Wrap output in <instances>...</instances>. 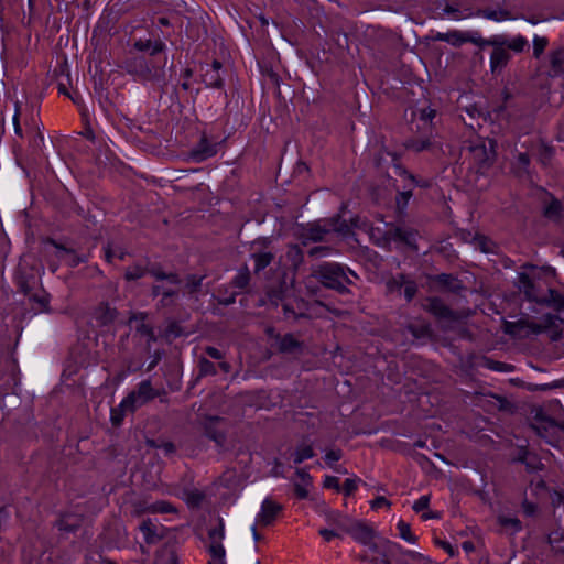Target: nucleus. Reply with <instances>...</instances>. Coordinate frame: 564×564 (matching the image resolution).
<instances>
[{"mask_svg": "<svg viewBox=\"0 0 564 564\" xmlns=\"http://www.w3.org/2000/svg\"><path fill=\"white\" fill-rule=\"evenodd\" d=\"M215 375H217V369H216L215 364L205 357L199 358V360H198V377L215 376Z\"/></svg>", "mask_w": 564, "mask_h": 564, "instance_id": "obj_51", "label": "nucleus"}, {"mask_svg": "<svg viewBox=\"0 0 564 564\" xmlns=\"http://www.w3.org/2000/svg\"><path fill=\"white\" fill-rule=\"evenodd\" d=\"M135 410H137V404L129 403V404L123 405V400H122L121 403L117 408L111 409L110 421H111L112 425L113 426L121 425V423L124 419L126 412L127 411L134 412Z\"/></svg>", "mask_w": 564, "mask_h": 564, "instance_id": "obj_36", "label": "nucleus"}, {"mask_svg": "<svg viewBox=\"0 0 564 564\" xmlns=\"http://www.w3.org/2000/svg\"><path fill=\"white\" fill-rule=\"evenodd\" d=\"M274 339L278 344V351L288 355H300L304 350V343L296 339L291 333L285 335L276 334Z\"/></svg>", "mask_w": 564, "mask_h": 564, "instance_id": "obj_19", "label": "nucleus"}, {"mask_svg": "<svg viewBox=\"0 0 564 564\" xmlns=\"http://www.w3.org/2000/svg\"><path fill=\"white\" fill-rule=\"evenodd\" d=\"M225 538V525L221 518H218V524L208 530V539L210 541L207 551L212 557L207 564H226V550L223 545Z\"/></svg>", "mask_w": 564, "mask_h": 564, "instance_id": "obj_11", "label": "nucleus"}, {"mask_svg": "<svg viewBox=\"0 0 564 564\" xmlns=\"http://www.w3.org/2000/svg\"><path fill=\"white\" fill-rule=\"evenodd\" d=\"M41 243L42 245H50V246L54 247L55 248V257L58 260H65L66 261L69 247H67L64 243L58 242L57 240H55L52 237H43L41 239Z\"/></svg>", "mask_w": 564, "mask_h": 564, "instance_id": "obj_41", "label": "nucleus"}, {"mask_svg": "<svg viewBox=\"0 0 564 564\" xmlns=\"http://www.w3.org/2000/svg\"><path fill=\"white\" fill-rule=\"evenodd\" d=\"M140 530L144 535V540L148 544H153L160 540V536L156 533V525L151 521V519H145L140 524Z\"/></svg>", "mask_w": 564, "mask_h": 564, "instance_id": "obj_38", "label": "nucleus"}, {"mask_svg": "<svg viewBox=\"0 0 564 564\" xmlns=\"http://www.w3.org/2000/svg\"><path fill=\"white\" fill-rule=\"evenodd\" d=\"M145 511L152 513H176L177 509L169 501L160 500L149 505Z\"/></svg>", "mask_w": 564, "mask_h": 564, "instance_id": "obj_45", "label": "nucleus"}, {"mask_svg": "<svg viewBox=\"0 0 564 564\" xmlns=\"http://www.w3.org/2000/svg\"><path fill=\"white\" fill-rule=\"evenodd\" d=\"M87 261H88L87 254H79V253H77V251L74 248H69L68 254L66 258V264L69 268H76L80 263H86Z\"/></svg>", "mask_w": 564, "mask_h": 564, "instance_id": "obj_52", "label": "nucleus"}, {"mask_svg": "<svg viewBox=\"0 0 564 564\" xmlns=\"http://www.w3.org/2000/svg\"><path fill=\"white\" fill-rule=\"evenodd\" d=\"M95 318L101 326L112 324L118 317V311L108 302H101L95 310Z\"/></svg>", "mask_w": 564, "mask_h": 564, "instance_id": "obj_24", "label": "nucleus"}, {"mask_svg": "<svg viewBox=\"0 0 564 564\" xmlns=\"http://www.w3.org/2000/svg\"><path fill=\"white\" fill-rule=\"evenodd\" d=\"M151 447L162 448L165 454H173L176 451V447L173 442H161L160 444L156 441H149Z\"/></svg>", "mask_w": 564, "mask_h": 564, "instance_id": "obj_62", "label": "nucleus"}, {"mask_svg": "<svg viewBox=\"0 0 564 564\" xmlns=\"http://www.w3.org/2000/svg\"><path fill=\"white\" fill-rule=\"evenodd\" d=\"M484 365L490 369V370H494V371H499V372H509L513 369V366L509 365V364H506V362H502V361H497V360H494L491 358H488V357H485L484 358Z\"/></svg>", "mask_w": 564, "mask_h": 564, "instance_id": "obj_54", "label": "nucleus"}, {"mask_svg": "<svg viewBox=\"0 0 564 564\" xmlns=\"http://www.w3.org/2000/svg\"><path fill=\"white\" fill-rule=\"evenodd\" d=\"M447 39L448 40L446 42L454 47H459L464 43H473L478 46L481 36L477 32H462L453 30L447 32Z\"/></svg>", "mask_w": 564, "mask_h": 564, "instance_id": "obj_22", "label": "nucleus"}, {"mask_svg": "<svg viewBox=\"0 0 564 564\" xmlns=\"http://www.w3.org/2000/svg\"><path fill=\"white\" fill-rule=\"evenodd\" d=\"M160 394L159 391L154 390L150 380L141 381L137 389L130 392L123 399V405L126 404H137V408L145 404L147 402L153 400Z\"/></svg>", "mask_w": 564, "mask_h": 564, "instance_id": "obj_13", "label": "nucleus"}, {"mask_svg": "<svg viewBox=\"0 0 564 564\" xmlns=\"http://www.w3.org/2000/svg\"><path fill=\"white\" fill-rule=\"evenodd\" d=\"M349 275L357 276L349 268L337 262H322L311 268V278L315 279L325 289L339 294H349L348 285L354 281Z\"/></svg>", "mask_w": 564, "mask_h": 564, "instance_id": "obj_3", "label": "nucleus"}, {"mask_svg": "<svg viewBox=\"0 0 564 564\" xmlns=\"http://www.w3.org/2000/svg\"><path fill=\"white\" fill-rule=\"evenodd\" d=\"M406 330L415 338V339H422V338H430L432 337V328L430 324H409L406 326Z\"/></svg>", "mask_w": 564, "mask_h": 564, "instance_id": "obj_42", "label": "nucleus"}, {"mask_svg": "<svg viewBox=\"0 0 564 564\" xmlns=\"http://www.w3.org/2000/svg\"><path fill=\"white\" fill-rule=\"evenodd\" d=\"M417 293V284L413 280H408L404 284V297L406 302H411Z\"/></svg>", "mask_w": 564, "mask_h": 564, "instance_id": "obj_61", "label": "nucleus"}, {"mask_svg": "<svg viewBox=\"0 0 564 564\" xmlns=\"http://www.w3.org/2000/svg\"><path fill=\"white\" fill-rule=\"evenodd\" d=\"M137 332L140 333L141 335H144L148 337V348H150V343L156 341V336H155L154 329L151 325L141 323L137 327Z\"/></svg>", "mask_w": 564, "mask_h": 564, "instance_id": "obj_59", "label": "nucleus"}, {"mask_svg": "<svg viewBox=\"0 0 564 564\" xmlns=\"http://www.w3.org/2000/svg\"><path fill=\"white\" fill-rule=\"evenodd\" d=\"M494 398L498 401V409L500 411H508V412L513 411L514 405L507 398H505L502 395H497V394H495Z\"/></svg>", "mask_w": 564, "mask_h": 564, "instance_id": "obj_64", "label": "nucleus"}, {"mask_svg": "<svg viewBox=\"0 0 564 564\" xmlns=\"http://www.w3.org/2000/svg\"><path fill=\"white\" fill-rule=\"evenodd\" d=\"M202 79L207 87L223 88L224 86V79L214 69H206L202 75Z\"/></svg>", "mask_w": 564, "mask_h": 564, "instance_id": "obj_43", "label": "nucleus"}, {"mask_svg": "<svg viewBox=\"0 0 564 564\" xmlns=\"http://www.w3.org/2000/svg\"><path fill=\"white\" fill-rule=\"evenodd\" d=\"M29 296V300L31 302H34L39 305V311L40 312H50L51 308H50V294L46 293L44 290L42 291L41 294H37V293H31Z\"/></svg>", "mask_w": 564, "mask_h": 564, "instance_id": "obj_46", "label": "nucleus"}, {"mask_svg": "<svg viewBox=\"0 0 564 564\" xmlns=\"http://www.w3.org/2000/svg\"><path fill=\"white\" fill-rule=\"evenodd\" d=\"M251 259L254 261V273L259 274L273 262L275 253L271 250H253Z\"/></svg>", "mask_w": 564, "mask_h": 564, "instance_id": "obj_26", "label": "nucleus"}, {"mask_svg": "<svg viewBox=\"0 0 564 564\" xmlns=\"http://www.w3.org/2000/svg\"><path fill=\"white\" fill-rule=\"evenodd\" d=\"M158 561L160 564H178V556L173 547H163L159 555Z\"/></svg>", "mask_w": 564, "mask_h": 564, "instance_id": "obj_48", "label": "nucleus"}, {"mask_svg": "<svg viewBox=\"0 0 564 564\" xmlns=\"http://www.w3.org/2000/svg\"><path fill=\"white\" fill-rule=\"evenodd\" d=\"M412 197V187L403 186L402 191H398V195L395 197V205L399 213H403L408 206L410 198Z\"/></svg>", "mask_w": 564, "mask_h": 564, "instance_id": "obj_49", "label": "nucleus"}, {"mask_svg": "<svg viewBox=\"0 0 564 564\" xmlns=\"http://www.w3.org/2000/svg\"><path fill=\"white\" fill-rule=\"evenodd\" d=\"M525 469L529 473H534L544 469V464L535 453L530 454V458L524 463Z\"/></svg>", "mask_w": 564, "mask_h": 564, "instance_id": "obj_56", "label": "nucleus"}, {"mask_svg": "<svg viewBox=\"0 0 564 564\" xmlns=\"http://www.w3.org/2000/svg\"><path fill=\"white\" fill-rule=\"evenodd\" d=\"M219 486L229 489L236 490L241 485L240 476L238 475L235 468H227L219 477H218Z\"/></svg>", "mask_w": 564, "mask_h": 564, "instance_id": "obj_27", "label": "nucleus"}, {"mask_svg": "<svg viewBox=\"0 0 564 564\" xmlns=\"http://www.w3.org/2000/svg\"><path fill=\"white\" fill-rule=\"evenodd\" d=\"M124 69L139 80L151 82L160 86L166 84L164 66H156L143 56H132L124 61Z\"/></svg>", "mask_w": 564, "mask_h": 564, "instance_id": "obj_4", "label": "nucleus"}, {"mask_svg": "<svg viewBox=\"0 0 564 564\" xmlns=\"http://www.w3.org/2000/svg\"><path fill=\"white\" fill-rule=\"evenodd\" d=\"M478 46L480 48L486 46L492 47L490 55V70L494 75L500 74L511 59V54L505 48V42L496 39L495 35L489 39L481 37Z\"/></svg>", "mask_w": 564, "mask_h": 564, "instance_id": "obj_9", "label": "nucleus"}, {"mask_svg": "<svg viewBox=\"0 0 564 564\" xmlns=\"http://www.w3.org/2000/svg\"><path fill=\"white\" fill-rule=\"evenodd\" d=\"M315 456L313 445L306 437L296 446L295 452L293 453V462L299 465L303 463L305 459H310Z\"/></svg>", "mask_w": 564, "mask_h": 564, "instance_id": "obj_30", "label": "nucleus"}, {"mask_svg": "<svg viewBox=\"0 0 564 564\" xmlns=\"http://www.w3.org/2000/svg\"><path fill=\"white\" fill-rule=\"evenodd\" d=\"M83 523V516L76 513H63L55 521L54 527L64 533H76Z\"/></svg>", "mask_w": 564, "mask_h": 564, "instance_id": "obj_21", "label": "nucleus"}, {"mask_svg": "<svg viewBox=\"0 0 564 564\" xmlns=\"http://www.w3.org/2000/svg\"><path fill=\"white\" fill-rule=\"evenodd\" d=\"M220 142L213 141L203 133L199 141L191 149L188 156L196 163L206 161L218 152Z\"/></svg>", "mask_w": 564, "mask_h": 564, "instance_id": "obj_12", "label": "nucleus"}, {"mask_svg": "<svg viewBox=\"0 0 564 564\" xmlns=\"http://www.w3.org/2000/svg\"><path fill=\"white\" fill-rule=\"evenodd\" d=\"M473 15L484 17L486 19L494 20V21H501V20L509 19L510 12L508 10L497 11V10H492V9H478L476 12L469 11L463 18H468V17H473Z\"/></svg>", "mask_w": 564, "mask_h": 564, "instance_id": "obj_35", "label": "nucleus"}, {"mask_svg": "<svg viewBox=\"0 0 564 564\" xmlns=\"http://www.w3.org/2000/svg\"><path fill=\"white\" fill-rule=\"evenodd\" d=\"M324 227L327 229V234L335 231L343 236H348L350 234V226L346 220L341 218V214L337 213L332 217L321 219Z\"/></svg>", "mask_w": 564, "mask_h": 564, "instance_id": "obj_25", "label": "nucleus"}, {"mask_svg": "<svg viewBox=\"0 0 564 564\" xmlns=\"http://www.w3.org/2000/svg\"><path fill=\"white\" fill-rule=\"evenodd\" d=\"M496 141L489 140L488 145L485 142L470 147L471 164L476 173L485 175L496 161L495 151Z\"/></svg>", "mask_w": 564, "mask_h": 564, "instance_id": "obj_8", "label": "nucleus"}, {"mask_svg": "<svg viewBox=\"0 0 564 564\" xmlns=\"http://www.w3.org/2000/svg\"><path fill=\"white\" fill-rule=\"evenodd\" d=\"M538 304L550 307L556 312H562L564 311V294L555 289L549 288L547 294H542Z\"/></svg>", "mask_w": 564, "mask_h": 564, "instance_id": "obj_23", "label": "nucleus"}, {"mask_svg": "<svg viewBox=\"0 0 564 564\" xmlns=\"http://www.w3.org/2000/svg\"><path fill=\"white\" fill-rule=\"evenodd\" d=\"M386 238L389 240L402 242L413 250L417 251L416 238L419 236L417 230L410 227L391 226L386 231Z\"/></svg>", "mask_w": 564, "mask_h": 564, "instance_id": "obj_15", "label": "nucleus"}, {"mask_svg": "<svg viewBox=\"0 0 564 564\" xmlns=\"http://www.w3.org/2000/svg\"><path fill=\"white\" fill-rule=\"evenodd\" d=\"M145 274L152 275L156 281L166 280L171 284H180L182 282L176 272L166 273L160 263L149 260L144 264L137 262L129 265L124 271V279L127 281H137Z\"/></svg>", "mask_w": 564, "mask_h": 564, "instance_id": "obj_6", "label": "nucleus"}, {"mask_svg": "<svg viewBox=\"0 0 564 564\" xmlns=\"http://www.w3.org/2000/svg\"><path fill=\"white\" fill-rule=\"evenodd\" d=\"M326 235H328L326 227L323 226L322 220H317L303 227L299 238L303 246H307L310 242L324 241Z\"/></svg>", "mask_w": 564, "mask_h": 564, "instance_id": "obj_18", "label": "nucleus"}, {"mask_svg": "<svg viewBox=\"0 0 564 564\" xmlns=\"http://www.w3.org/2000/svg\"><path fill=\"white\" fill-rule=\"evenodd\" d=\"M206 275L188 274L186 276L185 289L188 294H195L200 291L202 284Z\"/></svg>", "mask_w": 564, "mask_h": 564, "instance_id": "obj_47", "label": "nucleus"}, {"mask_svg": "<svg viewBox=\"0 0 564 564\" xmlns=\"http://www.w3.org/2000/svg\"><path fill=\"white\" fill-rule=\"evenodd\" d=\"M545 75L547 78H558L564 75V45L549 51L546 56Z\"/></svg>", "mask_w": 564, "mask_h": 564, "instance_id": "obj_14", "label": "nucleus"}, {"mask_svg": "<svg viewBox=\"0 0 564 564\" xmlns=\"http://www.w3.org/2000/svg\"><path fill=\"white\" fill-rule=\"evenodd\" d=\"M177 291L172 289H165L162 285L153 284L151 288L152 297H158L161 295L160 304L161 306H169L172 304V299L177 296Z\"/></svg>", "mask_w": 564, "mask_h": 564, "instance_id": "obj_34", "label": "nucleus"}, {"mask_svg": "<svg viewBox=\"0 0 564 564\" xmlns=\"http://www.w3.org/2000/svg\"><path fill=\"white\" fill-rule=\"evenodd\" d=\"M408 276L403 273L398 274L390 281H388L387 286L389 291H400L402 286L408 282Z\"/></svg>", "mask_w": 564, "mask_h": 564, "instance_id": "obj_58", "label": "nucleus"}, {"mask_svg": "<svg viewBox=\"0 0 564 564\" xmlns=\"http://www.w3.org/2000/svg\"><path fill=\"white\" fill-rule=\"evenodd\" d=\"M429 139H408L404 143L405 148L415 152H422L431 147Z\"/></svg>", "mask_w": 564, "mask_h": 564, "instance_id": "obj_53", "label": "nucleus"}, {"mask_svg": "<svg viewBox=\"0 0 564 564\" xmlns=\"http://www.w3.org/2000/svg\"><path fill=\"white\" fill-rule=\"evenodd\" d=\"M134 48L140 52L150 51V55L154 56L165 50V44L159 40L152 42L151 40H138L133 44Z\"/></svg>", "mask_w": 564, "mask_h": 564, "instance_id": "obj_32", "label": "nucleus"}, {"mask_svg": "<svg viewBox=\"0 0 564 564\" xmlns=\"http://www.w3.org/2000/svg\"><path fill=\"white\" fill-rule=\"evenodd\" d=\"M563 205L560 199L554 196L551 197V202L543 208V216L553 221H560L562 218Z\"/></svg>", "mask_w": 564, "mask_h": 564, "instance_id": "obj_33", "label": "nucleus"}, {"mask_svg": "<svg viewBox=\"0 0 564 564\" xmlns=\"http://www.w3.org/2000/svg\"><path fill=\"white\" fill-rule=\"evenodd\" d=\"M204 435L223 451L227 442L226 419L217 415H205L202 421Z\"/></svg>", "mask_w": 564, "mask_h": 564, "instance_id": "obj_10", "label": "nucleus"}, {"mask_svg": "<svg viewBox=\"0 0 564 564\" xmlns=\"http://www.w3.org/2000/svg\"><path fill=\"white\" fill-rule=\"evenodd\" d=\"M340 490H343L346 497L351 496L357 490V480L352 478H347L344 481L343 487H340Z\"/></svg>", "mask_w": 564, "mask_h": 564, "instance_id": "obj_63", "label": "nucleus"}, {"mask_svg": "<svg viewBox=\"0 0 564 564\" xmlns=\"http://www.w3.org/2000/svg\"><path fill=\"white\" fill-rule=\"evenodd\" d=\"M547 45H549L547 37L535 35L533 37V57L535 59H539L542 56V54L544 53Z\"/></svg>", "mask_w": 564, "mask_h": 564, "instance_id": "obj_55", "label": "nucleus"}, {"mask_svg": "<svg viewBox=\"0 0 564 564\" xmlns=\"http://www.w3.org/2000/svg\"><path fill=\"white\" fill-rule=\"evenodd\" d=\"M423 308L437 319L454 321L456 318L454 311L437 296L427 297Z\"/></svg>", "mask_w": 564, "mask_h": 564, "instance_id": "obj_17", "label": "nucleus"}, {"mask_svg": "<svg viewBox=\"0 0 564 564\" xmlns=\"http://www.w3.org/2000/svg\"><path fill=\"white\" fill-rule=\"evenodd\" d=\"M520 269L521 271L518 272L514 285L518 288L519 292L523 294L527 301L538 304L541 295L543 294L539 285L535 283V280L540 279V275L535 274L538 267L527 262L522 264Z\"/></svg>", "mask_w": 564, "mask_h": 564, "instance_id": "obj_7", "label": "nucleus"}, {"mask_svg": "<svg viewBox=\"0 0 564 564\" xmlns=\"http://www.w3.org/2000/svg\"><path fill=\"white\" fill-rule=\"evenodd\" d=\"M17 286L25 296L30 295L36 284V276L33 273L19 272L15 278Z\"/></svg>", "mask_w": 564, "mask_h": 564, "instance_id": "obj_31", "label": "nucleus"}, {"mask_svg": "<svg viewBox=\"0 0 564 564\" xmlns=\"http://www.w3.org/2000/svg\"><path fill=\"white\" fill-rule=\"evenodd\" d=\"M562 324H564L563 318H560L557 315L545 314L541 323H535L528 318H521L516 322H505L503 332L517 338H528L531 335L546 333L552 341H557L563 336Z\"/></svg>", "mask_w": 564, "mask_h": 564, "instance_id": "obj_1", "label": "nucleus"}, {"mask_svg": "<svg viewBox=\"0 0 564 564\" xmlns=\"http://www.w3.org/2000/svg\"><path fill=\"white\" fill-rule=\"evenodd\" d=\"M554 151L553 148L549 145H542L539 153V160L543 165L550 164L553 158Z\"/></svg>", "mask_w": 564, "mask_h": 564, "instance_id": "obj_60", "label": "nucleus"}, {"mask_svg": "<svg viewBox=\"0 0 564 564\" xmlns=\"http://www.w3.org/2000/svg\"><path fill=\"white\" fill-rule=\"evenodd\" d=\"M547 543L557 554L564 555V532L554 531L547 535Z\"/></svg>", "mask_w": 564, "mask_h": 564, "instance_id": "obj_44", "label": "nucleus"}, {"mask_svg": "<svg viewBox=\"0 0 564 564\" xmlns=\"http://www.w3.org/2000/svg\"><path fill=\"white\" fill-rule=\"evenodd\" d=\"M529 427L552 446L560 444L562 432H564V424L557 423L554 419L546 415L542 409L536 410L532 421L529 423Z\"/></svg>", "mask_w": 564, "mask_h": 564, "instance_id": "obj_5", "label": "nucleus"}, {"mask_svg": "<svg viewBox=\"0 0 564 564\" xmlns=\"http://www.w3.org/2000/svg\"><path fill=\"white\" fill-rule=\"evenodd\" d=\"M433 281L437 282L441 286L448 289L453 292H456L460 289L459 280L453 274L441 273L431 278Z\"/></svg>", "mask_w": 564, "mask_h": 564, "instance_id": "obj_37", "label": "nucleus"}, {"mask_svg": "<svg viewBox=\"0 0 564 564\" xmlns=\"http://www.w3.org/2000/svg\"><path fill=\"white\" fill-rule=\"evenodd\" d=\"M387 154L392 158L398 175L403 176L404 178H406L410 182V187H413L415 185L421 186V187L429 186L427 182H425V181L419 182L413 174H411L404 166H402L399 163V156L397 153L387 151Z\"/></svg>", "mask_w": 564, "mask_h": 564, "instance_id": "obj_29", "label": "nucleus"}, {"mask_svg": "<svg viewBox=\"0 0 564 564\" xmlns=\"http://www.w3.org/2000/svg\"><path fill=\"white\" fill-rule=\"evenodd\" d=\"M251 273L247 264L239 268L236 276L231 280V285L239 290H243L249 285Z\"/></svg>", "mask_w": 564, "mask_h": 564, "instance_id": "obj_39", "label": "nucleus"}, {"mask_svg": "<svg viewBox=\"0 0 564 564\" xmlns=\"http://www.w3.org/2000/svg\"><path fill=\"white\" fill-rule=\"evenodd\" d=\"M398 529H399L400 536L403 540H405L410 543H414L416 541V536L414 534H412L411 527L409 523L404 522L403 520H400L398 523Z\"/></svg>", "mask_w": 564, "mask_h": 564, "instance_id": "obj_57", "label": "nucleus"}, {"mask_svg": "<svg viewBox=\"0 0 564 564\" xmlns=\"http://www.w3.org/2000/svg\"><path fill=\"white\" fill-rule=\"evenodd\" d=\"M285 260V264L279 269L276 285L272 284L268 295L271 301L282 300L295 282L296 272L304 263V252L299 245H289L284 257L280 258L279 263Z\"/></svg>", "mask_w": 564, "mask_h": 564, "instance_id": "obj_2", "label": "nucleus"}, {"mask_svg": "<svg viewBox=\"0 0 564 564\" xmlns=\"http://www.w3.org/2000/svg\"><path fill=\"white\" fill-rule=\"evenodd\" d=\"M327 521L329 524L335 525L340 531L347 533L349 524H351L354 520L338 512H332L327 516Z\"/></svg>", "mask_w": 564, "mask_h": 564, "instance_id": "obj_40", "label": "nucleus"}, {"mask_svg": "<svg viewBox=\"0 0 564 564\" xmlns=\"http://www.w3.org/2000/svg\"><path fill=\"white\" fill-rule=\"evenodd\" d=\"M347 534H349L355 541L364 545H371L373 550H377V545L372 544L375 539V530L365 522L354 520L349 524Z\"/></svg>", "mask_w": 564, "mask_h": 564, "instance_id": "obj_16", "label": "nucleus"}, {"mask_svg": "<svg viewBox=\"0 0 564 564\" xmlns=\"http://www.w3.org/2000/svg\"><path fill=\"white\" fill-rule=\"evenodd\" d=\"M498 523L506 529H510L512 533L520 532L522 530V523L518 518H511L507 516H499Z\"/></svg>", "mask_w": 564, "mask_h": 564, "instance_id": "obj_50", "label": "nucleus"}, {"mask_svg": "<svg viewBox=\"0 0 564 564\" xmlns=\"http://www.w3.org/2000/svg\"><path fill=\"white\" fill-rule=\"evenodd\" d=\"M282 509V505L270 498H265L261 505V511L257 517V522L264 527L271 525Z\"/></svg>", "mask_w": 564, "mask_h": 564, "instance_id": "obj_20", "label": "nucleus"}, {"mask_svg": "<svg viewBox=\"0 0 564 564\" xmlns=\"http://www.w3.org/2000/svg\"><path fill=\"white\" fill-rule=\"evenodd\" d=\"M496 39H499L500 41L505 42V48L508 51H513L514 53H522L525 50H529V43L528 40L522 36L518 35L513 39H508L506 35H495Z\"/></svg>", "mask_w": 564, "mask_h": 564, "instance_id": "obj_28", "label": "nucleus"}]
</instances>
